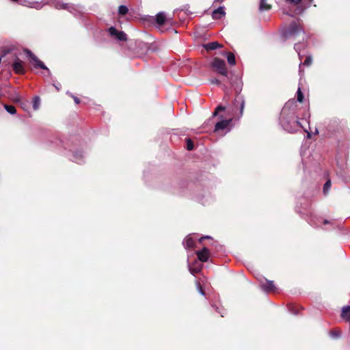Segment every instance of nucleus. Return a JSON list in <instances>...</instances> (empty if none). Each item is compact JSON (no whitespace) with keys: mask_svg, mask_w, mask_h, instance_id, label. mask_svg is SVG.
Instances as JSON below:
<instances>
[{"mask_svg":"<svg viewBox=\"0 0 350 350\" xmlns=\"http://www.w3.org/2000/svg\"><path fill=\"white\" fill-rule=\"evenodd\" d=\"M290 103H287L282 108L280 123L282 127L288 133L295 132L300 126V123L295 120V114L294 110L289 108Z\"/></svg>","mask_w":350,"mask_h":350,"instance_id":"obj_1","label":"nucleus"},{"mask_svg":"<svg viewBox=\"0 0 350 350\" xmlns=\"http://www.w3.org/2000/svg\"><path fill=\"white\" fill-rule=\"evenodd\" d=\"M43 4L53 6L57 10H66L75 16L81 12V8L79 6L64 3L59 0H43Z\"/></svg>","mask_w":350,"mask_h":350,"instance_id":"obj_2","label":"nucleus"},{"mask_svg":"<svg viewBox=\"0 0 350 350\" xmlns=\"http://www.w3.org/2000/svg\"><path fill=\"white\" fill-rule=\"evenodd\" d=\"M300 34L302 35V39L304 40L305 38V32L304 31L303 28L301 27L299 23L296 21L292 22L289 25V27L282 32V36L285 40L291 38H295Z\"/></svg>","mask_w":350,"mask_h":350,"instance_id":"obj_3","label":"nucleus"},{"mask_svg":"<svg viewBox=\"0 0 350 350\" xmlns=\"http://www.w3.org/2000/svg\"><path fill=\"white\" fill-rule=\"evenodd\" d=\"M213 67L217 71L220 75L228 77V71L225 62L219 58H215L212 62Z\"/></svg>","mask_w":350,"mask_h":350,"instance_id":"obj_4","label":"nucleus"},{"mask_svg":"<svg viewBox=\"0 0 350 350\" xmlns=\"http://www.w3.org/2000/svg\"><path fill=\"white\" fill-rule=\"evenodd\" d=\"M25 52L27 56L31 58V62L32 64H33L35 68H40L46 70H47L49 75H51L49 68L31 51H29V49H25Z\"/></svg>","mask_w":350,"mask_h":350,"instance_id":"obj_5","label":"nucleus"},{"mask_svg":"<svg viewBox=\"0 0 350 350\" xmlns=\"http://www.w3.org/2000/svg\"><path fill=\"white\" fill-rule=\"evenodd\" d=\"M109 33L111 36L115 37L118 40L125 41L127 40V36L124 32L119 31L113 27H111L109 29Z\"/></svg>","mask_w":350,"mask_h":350,"instance_id":"obj_6","label":"nucleus"},{"mask_svg":"<svg viewBox=\"0 0 350 350\" xmlns=\"http://www.w3.org/2000/svg\"><path fill=\"white\" fill-rule=\"evenodd\" d=\"M196 254L198 260L204 262L208 260L209 250L206 247H204L202 250L197 251Z\"/></svg>","mask_w":350,"mask_h":350,"instance_id":"obj_7","label":"nucleus"},{"mask_svg":"<svg viewBox=\"0 0 350 350\" xmlns=\"http://www.w3.org/2000/svg\"><path fill=\"white\" fill-rule=\"evenodd\" d=\"M232 118H229L228 120H221V121L216 123L215 126V131H219L220 130H224L228 128L230 124L232 122Z\"/></svg>","mask_w":350,"mask_h":350,"instance_id":"obj_8","label":"nucleus"},{"mask_svg":"<svg viewBox=\"0 0 350 350\" xmlns=\"http://www.w3.org/2000/svg\"><path fill=\"white\" fill-rule=\"evenodd\" d=\"M197 238V235L193 234H189L184 241L183 245L185 248H192L195 247V241Z\"/></svg>","mask_w":350,"mask_h":350,"instance_id":"obj_9","label":"nucleus"},{"mask_svg":"<svg viewBox=\"0 0 350 350\" xmlns=\"http://www.w3.org/2000/svg\"><path fill=\"white\" fill-rule=\"evenodd\" d=\"M13 70L16 73L21 74L25 71L23 63L18 58H16L12 65Z\"/></svg>","mask_w":350,"mask_h":350,"instance_id":"obj_10","label":"nucleus"},{"mask_svg":"<svg viewBox=\"0 0 350 350\" xmlns=\"http://www.w3.org/2000/svg\"><path fill=\"white\" fill-rule=\"evenodd\" d=\"M70 159L77 163L82 164L84 162V155L81 151L73 152Z\"/></svg>","mask_w":350,"mask_h":350,"instance_id":"obj_11","label":"nucleus"},{"mask_svg":"<svg viewBox=\"0 0 350 350\" xmlns=\"http://www.w3.org/2000/svg\"><path fill=\"white\" fill-rule=\"evenodd\" d=\"M188 267L190 273L194 275L196 273H199L202 270L203 265L198 260H195L192 265L189 264Z\"/></svg>","mask_w":350,"mask_h":350,"instance_id":"obj_12","label":"nucleus"},{"mask_svg":"<svg viewBox=\"0 0 350 350\" xmlns=\"http://www.w3.org/2000/svg\"><path fill=\"white\" fill-rule=\"evenodd\" d=\"M260 286L265 292H270L275 290V285L273 281L265 280V282H261Z\"/></svg>","mask_w":350,"mask_h":350,"instance_id":"obj_13","label":"nucleus"},{"mask_svg":"<svg viewBox=\"0 0 350 350\" xmlns=\"http://www.w3.org/2000/svg\"><path fill=\"white\" fill-rule=\"evenodd\" d=\"M340 316L345 321L350 323V306L342 308Z\"/></svg>","mask_w":350,"mask_h":350,"instance_id":"obj_14","label":"nucleus"},{"mask_svg":"<svg viewBox=\"0 0 350 350\" xmlns=\"http://www.w3.org/2000/svg\"><path fill=\"white\" fill-rule=\"evenodd\" d=\"M226 14L224 11V7L220 6L217 9L215 10L212 13V17L214 19H220Z\"/></svg>","mask_w":350,"mask_h":350,"instance_id":"obj_15","label":"nucleus"},{"mask_svg":"<svg viewBox=\"0 0 350 350\" xmlns=\"http://www.w3.org/2000/svg\"><path fill=\"white\" fill-rule=\"evenodd\" d=\"M220 46H221V45L219 44V43L217 42H208L204 45V47L207 51H213V50H215Z\"/></svg>","mask_w":350,"mask_h":350,"instance_id":"obj_16","label":"nucleus"},{"mask_svg":"<svg viewBox=\"0 0 350 350\" xmlns=\"http://www.w3.org/2000/svg\"><path fill=\"white\" fill-rule=\"evenodd\" d=\"M165 14L164 12H159L156 15V22L158 25H162L165 23Z\"/></svg>","mask_w":350,"mask_h":350,"instance_id":"obj_17","label":"nucleus"},{"mask_svg":"<svg viewBox=\"0 0 350 350\" xmlns=\"http://www.w3.org/2000/svg\"><path fill=\"white\" fill-rule=\"evenodd\" d=\"M227 60L230 66H234L236 64L235 56L232 53H228L227 54Z\"/></svg>","mask_w":350,"mask_h":350,"instance_id":"obj_18","label":"nucleus"},{"mask_svg":"<svg viewBox=\"0 0 350 350\" xmlns=\"http://www.w3.org/2000/svg\"><path fill=\"white\" fill-rule=\"evenodd\" d=\"M302 46L303 47L305 46V44H303V43H297L294 46V49L297 51V53H298V55H299V57L300 59H301L303 56H304V55L301 54V47H302Z\"/></svg>","mask_w":350,"mask_h":350,"instance_id":"obj_19","label":"nucleus"},{"mask_svg":"<svg viewBox=\"0 0 350 350\" xmlns=\"http://www.w3.org/2000/svg\"><path fill=\"white\" fill-rule=\"evenodd\" d=\"M271 8L270 5L266 3V0H260L259 10L260 11L268 10Z\"/></svg>","mask_w":350,"mask_h":350,"instance_id":"obj_20","label":"nucleus"},{"mask_svg":"<svg viewBox=\"0 0 350 350\" xmlns=\"http://www.w3.org/2000/svg\"><path fill=\"white\" fill-rule=\"evenodd\" d=\"M235 102L240 103V115L242 116L245 107V101L242 98L239 97L235 100Z\"/></svg>","mask_w":350,"mask_h":350,"instance_id":"obj_21","label":"nucleus"},{"mask_svg":"<svg viewBox=\"0 0 350 350\" xmlns=\"http://www.w3.org/2000/svg\"><path fill=\"white\" fill-rule=\"evenodd\" d=\"M5 109L10 114L14 115L16 113V108L13 105H4Z\"/></svg>","mask_w":350,"mask_h":350,"instance_id":"obj_22","label":"nucleus"},{"mask_svg":"<svg viewBox=\"0 0 350 350\" xmlns=\"http://www.w3.org/2000/svg\"><path fill=\"white\" fill-rule=\"evenodd\" d=\"M44 5L43 4V0L39 3V2H32L31 3V5L29 8H35L36 10H40Z\"/></svg>","mask_w":350,"mask_h":350,"instance_id":"obj_23","label":"nucleus"},{"mask_svg":"<svg viewBox=\"0 0 350 350\" xmlns=\"http://www.w3.org/2000/svg\"><path fill=\"white\" fill-rule=\"evenodd\" d=\"M33 109L35 110H37L39 107H40V99L38 96H35L33 98Z\"/></svg>","mask_w":350,"mask_h":350,"instance_id":"obj_24","label":"nucleus"},{"mask_svg":"<svg viewBox=\"0 0 350 350\" xmlns=\"http://www.w3.org/2000/svg\"><path fill=\"white\" fill-rule=\"evenodd\" d=\"M129 11L128 8L126 5H120L118 8V13L120 15H125Z\"/></svg>","mask_w":350,"mask_h":350,"instance_id":"obj_25","label":"nucleus"},{"mask_svg":"<svg viewBox=\"0 0 350 350\" xmlns=\"http://www.w3.org/2000/svg\"><path fill=\"white\" fill-rule=\"evenodd\" d=\"M311 224L312 225H314L317 227H319L320 226V224L323 223V224H329V221L327 219H323L321 218L320 219H318V222H315V221H311Z\"/></svg>","mask_w":350,"mask_h":350,"instance_id":"obj_26","label":"nucleus"},{"mask_svg":"<svg viewBox=\"0 0 350 350\" xmlns=\"http://www.w3.org/2000/svg\"><path fill=\"white\" fill-rule=\"evenodd\" d=\"M331 187V181L328 180L325 182L323 186V193L327 194Z\"/></svg>","mask_w":350,"mask_h":350,"instance_id":"obj_27","label":"nucleus"},{"mask_svg":"<svg viewBox=\"0 0 350 350\" xmlns=\"http://www.w3.org/2000/svg\"><path fill=\"white\" fill-rule=\"evenodd\" d=\"M312 62V56L311 55H308L306 57V59L304 60V62L303 63V64L304 66H308L311 65Z\"/></svg>","mask_w":350,"mask_h":350,"instance_id":"obj_28","label":"nucleus"},{"mask_svg":"<svg viewBox=\"0 0 350 350\" xmlns=\"http://www.w3.org/2000/svg\"><path fill=\"white\" fill-rule=\"evenodd\" d=\"M225 109H226V107H224V106H222V105H219V106H217V108H216V109L215 110V111H214V113H213V116H217L219 111H224V110H225Z\"/></svg>","mask_w":350,"mask_h":350,"instance_id":"obj_29","label":"nucleus"},{"mask_svg":"<svg viewBox=\"0 0 350 350\" xmlns=\"http://www.w3.org/2000/svg\"><path fill=\"white\" fill-rule=\"evenodd\" d=\"M187 148L188 150H192L193 148V144L191 139L188 138L186 139Z\"/></svg>","mask_w":350,"mask_h":350,"instance_id":"obj_30","label":"nucleus"},{"mask_svg":"<svg viewBox=\"0 0 350 350\" xmlns=\"http://www.w3.org/2000/svg\"><path fill=\"white\" fill-rule=\"evenodd\" d=\"M304 100V95L301 91V89L299 88L297 90V101L301 103Z\"/></svg>","mask_w":350,"mask_h":350,"instance_id":"obj_31","label":"nucleus"},{"mask_svg":"<svg viewBox=\"0 0 350 350\" xmlns=\"http://www.w3.org/2000/svg\"><path fill=\"white\" fill-rule=\"evenodd\" d=\"M234 86V90L237 93L240 92L241 91V89H242L241 82L239 80L237 81V83Z\"/></svg>","mask_w":350,"mask_h":350,"instance_id":"obj_32","label":"nucleus"},{"mask_svg":"<svg viewBox=\"0 0 350 350\" xmlns=\"http://www.w3.org/2000/svg\"><path fill=\"white\" fill-rule=\"evenodd\" d=\"M196 286H197V288H198V292H199L201 295H205V293H204V291H203L202 287V286L200 285V282H198V281H197V282H196Z\"/></svg>","mask_w":350,"mask_h":350,"instance_id":"obj_33","label":"nucleus"},{"mask_svg":"<svg viewBox=\"0 0 350 350\" xmlns=\"http://www.w3.org/2000/svg\"><path fill=\"white\" fill-rule=\"evenodd\" d=\"M31 1H29L27 0H23V1H21L19 2V3L23 6H25V7H27V8H29L30 5H31Z\"/></svg>","mask_w":350,"mask_h":350,"instance_id":"obj_34","label":"nucleus"},{"mask_svg":"<svg viewBox=\"0 0 350 350\" xmlns=\"http://www.w3.org/2000/svg\"><path fill=\"white\" fill-rule=\"evenodd\" d=\"M330 336L332 338H338L340 336V332L332 331L330 332Z\"/></svg>","mask_w":350,"mask_h":350,"instance_id":"obj_35","label":"nucleus"},{"mask_svg":"<svg viewBox=\"0 0 350 350\" xmlns=\"http://www.w3.org/2000/svg\"><path fill=\"white\" fill-rule=\"evenodd\" d=\"M67 94H69L70 96H72L74 99V101L76 104H79L80 103V100L79 98H78L77 97L73 96L72 94H70L69 92H67Z\"/></svg>","mask_w":350,"mask_h":350,"instance_id":"obj_36","label":"nucleus"},{"mask_svg":"<svg viewBox=\"0 0 350 350\" xmlns=\"http://www.w3.org/2000/svg\"><path fill=\"white\" fill-rule=\"evenodd\" d=\"M210 81L212 84H216V85L220 84V81L217 79H212L210 80Z\"/></svg>","mask_w":350,"mask_h":350,"instance_id":"obj_37","label":"nucleus"},{"mask_svg":"<svg viewBox=\"0 0 350 350\" xmlns=\"http://www.w3.org/2000/svg\"><path fill=\"white\" fill-rule=\"evenodd\" d=\"M211 239V237L210 236H204V237H202L200 239H199V242H202V241L204 239Z\"/></svg>","mask_w":350,"mask_h":350,"instance_id":"obj_38","label":"nucleus"},{"mask_svg":"<svg viewBox=\"0 0 350 350\" xmlns=\"http://www.w3.org/2000/svg\"><path fill=\"white\" fill-rule=\"evenodd\" d=\"M302 0H294V2H292L291 3L294 4V5H297L299 4Z\"/></svg>","mask_w":350,"mask_h":350,"instance_id":"obj_39","label":"nucleus"},{"mask_svg":"<svg viewBox=\"0 0 350 350\" xmlns=\"http://www.w3.org/2000/svg\"><path fill=\"white\" fill-rule=\"evenodd\" d=\"M53 85H54V87L56 88V90L57 91H59L60 90V86H61L60 84H57V85L56 84H53Z\"/></svg>","mask_w":350,"mask_h":350,"instance_id":"obj_40","label":"nucleus"},{"mask_svg":"<svg viewBox=\"0 0 350 350\" xmlns=\"http://www.w3.org/2000/svg\"><path fill=\"white\" fill-rule=\"evenodd\" d=\"M226 77L228 79V81H230V83L231 85H232V86H234V84L232 82H231L230 79H229V78H228V77Z\"/></svg>","mask_w":350,"mask_h":350,"instance_id":"obj_41","label":"nucleus"},{"mask_svg":"<svg viewBox=\"0 0 350 350\" xmlns=\"http://www.w3.org/2000/svg\"><path fill=\"white\" fill-rule=\"evenodd\" d=\"M218 312L221 314L222 317H224V313L223 312L218 311Z\"/></svg>","mask_w":350,"mask_h":350,"instance_id":"obj_42","label":"nucleus"},{"mask_svg":"<svg viewBox=\"0 0 350 350\" xmlns=\"http://www.w3.org/2000/svg\"><path fill=\"white\" fill-rule=\"evenodd\" d=\"M286 1H289L291 3L294 2V0H286Z\"/></svg>","mask_w":350,"mask_h":350,"instance_id":"obj_43","label":"nucleus"},{"mask_svg":"<svg viewBox=\"0 0 350 350\" xmlns=\"http://www.w3.org/2000/svg\"><path fill=\"white\" fill-rule=\"evenodd\" d=\"M223 0H215L216 2H221Z\"/></svg>","mask_w":350,"mask_h":350,"instance_id":"obj_44","label":"nucleus"},{"mask_svg":"<svg viewBox=\"0 0 350 350\" xmlns=\"http://www.w3.org/2000/svg\"><path fill=\"white\" fill-rule=\"evenodd\" d=\"M301 63L299 64V72H301Z\"/></svg>","mask_w":350,"mask_h":350,"instance_id":"obj_45","label":"nucleus"}]
</instances>
